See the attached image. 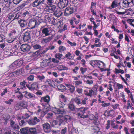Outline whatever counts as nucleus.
<instances>
[{"label": "nucleus", "instance_id": "nucleus-1", "mask_svg": "<svg viewBox=\"0 0 134 134\" xmlns=\"http://www.w3.org/2000/svg\"><path fill=\"white\" fill-rule=\"evenodd\" d=\"M57 105L60 108H63V110H60L59 109L55 108L53 109V112L56 116L57 119L60 120V119L63 117V115L66 113L65 109L64 108L65 104L64 103L59 100V101L57 102Z\"/></svg>", "mask_w": 134, "mask_h": 134}, {"label": "nucleus", "instance_id": "nucleus-2", "mask_svg": "<svg viewBox=\"0 0 134 134\" xmlns=\"http://www.w3.org/2000/svg\"><path fill=\"white\" fill-rule=\"evenodd\" d=\"M44 2H46L47 4L52 5L54 3V0H35L33 3L32 6L36 7L42 5Z\"/></svg>", "mask_w": 134, "mask_h": 134}, {"label": "nucleus", "instance_id": "nucleus-3", "mask_svg": "<svg viewBox=\"0 0 134 134\" xmlns=\"http://www.w3.org/2000/svg\"><path fill=\"white\" fill-rule=\"evenodd\" d=\"M88 108L87 107L85 108L81 107L78 109V111L79 112L77 114L81 118H86L88 117L87 115H84V114L85 113V111L87 110Z\"/></svg>", "mask_w": 134, "mask_h": 134}, {"label": "nucleus", "instance_id": "nucleus-4", "mask_svg": "<svg viewBox=\"0 0 134 134\" xmlns=\"http://www.w3.org/2000/svg\"><path fill=\"white\" fill-rule=\"evenodd\" d=\"M23 61L21 59H19L15 61L9 67L11 69H15L17 66H20L22 65L23 64Z\"/></svg>", "mask_w": 134, "mask_h": 134}, {"label": "nucleus", "instance_id": "nucleus-5", "mask_svg": "<svg viewBox=\"0 0 134 134\" xmlns=\"http://www.w3.org/2000/svg\"><path fill=\"white\" fill-rule=\"evenodd\" d=\"M24 93V96L27 99H32L35 100L36 98L35 95L34 94L28 92L27 91H25L23 92Z\"/></svg>", "mask_w": 134, "mask_h": 134}, {"label": "nucleus", "instance_id": "nucleus-6", "mask_svg": "<svg viewBox=\"0 0 134 134\" xmlns=\"http://www.w3.org/2000/svg\"><path fill=\"white\" fill-rule=\"evenodd\" d=\"M28 26L31 29H32L36 27L37 26L36 20L34 19L30 20L28 23Z\"/></svg>", "mask_w": 134, "mask_h": 134}, {"label": "nucleus", "instance_id": "nucleus-7", "mask_svg": "<svg viewBox=\"0 0 134 134\" xmlns=\"http://www.w3.org/2000/svg\"><path fill=\"white\" fill-rule=\"evenodd\" d=\"M94 91L91 89V88L86 87V89L84 90V93L85 95L91 97L94 93Z\"/></svg>", "mask_w": 134, "mask_h": 134}, {"label": "nucleus", "instance_id": "nucleus-8", "mask_svg": "<svg viewBox=\"0 0 134 134\" xmlns=\"http://www.w3.org/2000/svg\"><path fill=\"white\" fill-rule=\"evenodd\" d=\"M105 64L103 62L100 61H98L97 66L100 69L101 71H105L109 70V69H105Z\"/></svg>", "mask_w": 134, "mask_h": 134}, {"label": "nucleus", "instance_id": "nucleus-9", "mask_svg": "<svg viewBox=\"0 0 134 134\" xmlns=\"http://www.w3.org/2000/svg\"><path fill=\"white\" fill-rule=\"evenodd\" d=\"M20 48L24 52H27L29 51L31 49V47L28 44H23L21 46Z\"/></svg>", "mask_w": 134, "mask_h": 134}, {"label": "nucleus", "instance_id": "nucleus-10", "mask_svg": "<svg viewBox=\"0 0 134 134\" xmlns=\"http://www.w3.org/2000/svg\"><path fill=\"white\" fill-rule=\"evenodd\" d=\"M42 126L44 131L46 133H49L50 132L51 126L48 123H45L43 124Z\"/></svg>", "mask_w": 134, "mask_h": 134}, {"label": "nucleus", "instance_id": "nucleus-11", "mask_svg": "<svg viewBox=\"0 0 134 134\" xmlns=\"http://www.w3.org/2000/svg\"><path fill=\"white\" fill-rule=\"evenodd\" d=\"M130 12H133L131 8L127 9L124 12H119L117 11L116 13L117 14L119 15H130Z\"/></svg>", "mask_w": 134, "mask_h": 134}, {"label": "nucleus", "instance_id": "nucleus-12", "mask_svg": "<svg viewBox=\"0 0 134 134\" xmlns=\"http://www.w3.org/2000/svg\"><path fill=\"white\" fill-rule=\"evenodd\" d=\"M74 10L72 8L68 7L66 8L65 11V14L66 16H68L69 15L73 13Z\"/></svg>", "mask_w": 134, "mask_h": 134}, {"label": "nucleus", "instance_id": "nucleus-13", "mask_svg": "<svg viewBox=\"0 0 134 134\" xmlns=\"http://www.w3.org/2000/svg\"><path fill=\"white\" fill-rule=\"evenodd\" d=\"M50 29L49 28L45 27L43 28L42 30V33L44 34L45 36H47L50 35Z\"/></svg>", "mask_w": 134, "mask_h": 134}, {"label": "nucleus", "instance_id": "nucleus-14", "mask_svg": "<svg viewBox=\"0 0 134 134\" xmlns=\"http://www.w3.org/2000/svg\"><path fill=\"white\" fill-rule=\"evenodd\" d=\"M31 39V36L29 32H26L24 35L23 39L24 41H27Z\"/></svg>", "mask_w": 134, "mask_h": 134}, {"label": "nucleus", "instance_id": "nucleus-15", "mask_svg": "<svg viewBox=\"0 0 134 134\" xmlns=\"http://www.w3.org/2000/svg\"><path fill=\"white\" fill-rule=\"evenodd\" d=\"M51 62V61L48 62V60L45 59L43 60L42 62L41 63V66L43 68L46 67L47 66H49V64Z\"/></svg>", "mask_w": 134, "mask_h": 134}, {"label": "nucleus", "instance_id": "nucleus-16", "mask_svg": "<svg viewBox=\"0 0 134 134\" xmlns=\"http://www.w3.org/2000/svg\"><path fill=\"white\" fill-rule=\"evenodd\" d=\"M28 22L26 20L21 19L19 21L20 26L21 27H26L27 25Z\"/></svg>", "mask_w": 134, "mask_h": 134}, {"label": "nucleus", "instance_id": "nucleus-17", "mask_svg": "<svg viewBox=\"0 0 134 134\" xmlns=\"http://www.w3.org/2000/svg\"><path fill=\"white\" fill-rule=\"evenodd\" d=\"M53 14L55 16L58 18L63 14V13L60 9H58L55 10Z\"/></svg>", "mask_w": 134, "mask_h": 134}, {"label": "nucleus", "instance_id": "nucleus-18", "mask_svg": "<svg viewBox=\"0 0 134 134\" xmlns=\"http://www.w3.org/2000/svg\"><path fill=\"white\" fill-rule=\"evenodd\" d=\"M56 7L55 5H53L52 6L50 5L48 7L46 8L47 10L49 12L51 13H53L54 12L55 9Z\"/></svg>", "mask_w": 134, "mask_h": 134}, {"label": "nucleus", "instance_id": "nucleus-19", "mask_svg": "<svg viewBox=\"0 0 134 134\" xmlns=\"http://www.w3.org/2000/svg\"><path fill=\"white\" fill-rule=\"evenodd\" d=\"M50 98L48 95H47L45 96L42 97L41 98V102H44L47 103H48L50 100Z\"/></svg>", "mask_w": 134, "mask_h": 134}, {"label": "nucleus", "instance_id": "nucleus-20", "mask_svg": "<svg viewBox=\"0 0 134 134\" xmlns=\"http://www.w3.org/2000/svg\"><path fill=\"white\" fill-rule=\"evenodd\" d=\"M15 122L12 120H10V125L13 129H19V127L18 125L15 123Z\"/></svg>", "mask_w": 134, "mask_h": 134}, {"label": "nucleus", "instance_id": "nucleus-21", "mask_svg": "<svg viewBox=\"0 0 134 134\" xmlns=\"http://www.w3.org/2000/svg\"><path fill=\"white\" fill-rule=\"evenodd\" d=\"M45 82H48L49 85L51 87H54L56 86L54 82L52 80L48 79Z\"/></svg>", "mask_w": 134, "mask_h": 134}, {"label": "nucleus", "instance_id": "nucleus-22", "mask_svg": "<svg viewBox=\"0 0 134 134\" xmlns=\"http://www.w3.org/2000/svg\"><path fill=\"white\" fill-rule=\"evenodd\" d=\"M37 132L35 128H30L28 129V134H37Z\"/></svg>", "mask_w": 134, "mask_h": 134}, {"label": "nucleus", "instance_id": "nucleus-23", "mask_svg": "<svg viewBox=\"0 0 134 134\" xmlns=\"http://www.w3.org/2000/svg\"><path fill=\"white\" fill-rule=\"evenodd\" d=\"M37 78L38 80H40L41 82H45L46 78L44 75H37Z\"/></svg>", "mask_w": 134, "mask_h": 134}, {"label": "nucleus", "instance_id": "nucleus-24", "mask_svg": "<svg viewBox=\"0 0 134 134\" xmlns=\"http://www.w3.org/2000/svg\"><path fill=\"white\" fill-rule=\"evenodd\" d=\"M123 6L125 7H127L129 6L132 5L126 1V0H123L122 2Z\"/></svg>", "mask_w": 134, "mask_h": 134}, {"label": "nucleus", "instance_id": "nucleus-25", "mask_svg": "<svg viewBox=\"0 0 134 134\" xmlns=\"http://www.w3.org/2000/svg\"><path fill=\"white\" fill-rule=\"evenodd\" d=\"M21 132L23 134H28V129L27 128H24L20 130Z\"/></svg>", "mask_w": 134, "mask_h": 134}, {"label": "nucleus", "instance_id": "nucleus-26", "mask_svg": "<svg viewBox=\"0 0 134 134\" xmlns=\"http://www.w3.org/2000/svg\"><path fill=\"white\" fill-rule=\"evenodd\" d=\"M118 1L115 0L112 2L111 5L112 8H115L118 6Z\"/></svg>", "mask_w": 134, "mask_h": 134}, {"label": "nucleus", "instance_id": "nucleus-27", "mask_svg": "<svg viewBox=\"0 0 134 134\" xmlns=\"http://www.w3.org/2000/svg\"><path fill=\"white\" fill-rule=\"evenodd\" d=\"M63 56L62 54L57 53L55 54L54 57L58 59V60H61Z\"/></svg>", "mask_w": 134, "mask_h": 134}, {"label": "nucleus", "instance_id": "nucleus-28", "mask_svg": "<svg viewBox=\"0 0 134 134\" xmlns=\"http://www.w3.org/2000/svg\"><path fill=\"white\" fill-rule=\"evenodd\" d=\"M52 39V36H49L45 39H43V41L45 43H47L50 42Z\"/></svg>", "mask_w": 134, "mask_h": 134}, {"label": "nucleus", "instance_id": "nucleus-29", "mask_svg": "<svg viewBox=\"0 0 134 134\" xmlns=\"http://www.w3.org/2000/svg\"><path fill=\"white\" fill-rule=\"evenodd\" d=\"M68 107L69 108L71 111H74L75 109V106L72 104H68Z\"/></svg>", "mask_w": 134, "mask_h": 134}, {"label": "nucleus", "instance_id": "nucleus-30", "mask_svg": "<svg viewBox=\"0 0 134 134\" xmlns=\"http://www.w3.org/2000/svg\"><path fill=\"white\" fill-rule=\"evenodd\" d=\"M59 52L62 53L66 50V48L65 47L62 46H60L58 48Z\"/></svg>", "mask_w": 134, "mask_h": 134}, {"label": "nucleus", "instance_id": "nucleus-31", "mask_svg": "<svg viewBox=\"0 0 134 134\" xmlns=\"http://www.w3.org/2000/svg\"><path fill=\"white\" fill-rule=\"evenodd\" d=\"M98 60L92 61L90 63V64L93 67H95L97 66Z\"/></svg>", "mask_w": 134, "mask_h": 134}, {"label": "nucleus", "instance_id": "nucleus-32", "mask_svg": "<svg viewBox=\"0 0 134 134\" xmlns=\"http://www.w3.org/2000/svg\"><path fill=\"white\" fill-rule=\"evenodd\" d=\"M28 124L30 125L33 126L36 125V122L34 121L33 119L27 121Z\"/></svg>", "mask_w": 134, "mask_h": 134}, {"label": "nucleus", "instance_id": "nucleus-33", "mask_svg": "<svg viewBox=\"0 0 134 134\" xmlns=\"http://www.w3.org/2000/svg\"><path fill=\"white\" fill-rule=\"evenodd\" d=\"M64 120L66 122H69L71 120V117L70 116L65 115L64 117Z\"/></svg>", "mask_w": 134, "mask_h": 134}, {"label": "nucleus", "instance_id": "nucleus-34", "mask_svg": "<svg viewBox=\"0 0 134 134\" xmlns=\"http://www.w3.org/2000/svg\"><path fill=\"white\" fill-rule=\"evenodd\" d=\"M74 102L78 105L81 104L80 99L78 98H76L74 99Z\"/></svg>", "mask_w": 134, "mask_h": 134}, {"label": "nucleus", "instance_id": "nucleus-35", "mask_svg": "<svg viewBox=\"0 0 134 134\" xmlns=\"http://www.w3.org/2000/svg\"><path fill=\"white\" fill-rule=\"evenodd\" d=\"M32 90L37 89L38 87V84L36 82H34L31 85Z\"/></svg>", "mask_w": 134, "mask_h": 134}, {"label": "nucleus", "instance_id": "nucleus-36", "mask_svg": "<svg viewBox=\"0 0 134 134\" xmlns=\"http://www.w3.org/2000/svg\"><path fill=\"white\" fill-rule=\"evenodd\" d=\"M75 86L73 85H72L69 87L68 88V90L71 93H73L75 91Z\"/></svg>", "mask_w": 134, "mask_h": 134}, {"label": "nucleus", "instance_id": "nucleus-37", "mask_svg": "<svg viewBox=\"0 0 134 134\" xmlns=\"http://www.w3.org/2000/svg\"><path fill=\"white\" fill-rule=\"evenodd\" d=\"M59 98L60 101H61V99H62L64 102H66V98L64 95L61 94L59 96Z\"/></svg>", "mask_w": 134, "mask_h": 134}, {"label": "nucleus", "instance_id": "nucleus-38", "mask_svg": "<svg viewBox=\"0 0 134 134\" xmlns=\"http://www.w3.org/2000/svg\"><path fill=\"white\" fill-rule=\"evenodd\" d=\"M40 50H39L35 52L32 53V56L33 57H36L37 55H39L40 54Z\"/></svg>", "mask_w": 134, "mask_h": 134}, {"label": "nucleus", "instance_id": "nucleus-39", "mask_svg": "<svg viewBox=\"0 0 134 134\" xmlns=\"http://www.w3.org/2000/svg\"><path fill=\"white\" fill-rule=\"evenodd\" d=\"M88 98L87 97H85L81 99V104L85 105L86 104L87 101L88 100Z\"/></svg>", "mask_w": 134, "mask_h": 134}, {"label": "nucleus", "instance_id": "nucleus-40", "mask_svg": "<svg viewBox=\"0 0 134 134\" xmlns=\"http://www.w3.org/2000/svg\"><path fill=\"white\" fill-rule=\"evenodd\" d=\"M14 15L13 14H9L8 16V19L9 20H14Z\"/></svg>", "mask_w": 134, "mask_h": 134}, {"label": "nucleus", "instance_id": "nucleus-41", "mask_svg": "<svg viewBox=\"0 0 134 134\" xmlns=\"http://www.w3.org/2000/svg\"><path fill=\"white\" fill-rule=\"evenodd\" d=\"M58 68L61 69V70H67L68 68L67 67L64 66L62 65H60L59 66Z\"/></svg>", "mask_w": 134, "mask_h": 134}, {"label": "nucleus", "instance_id": "nucleus-42", "mask_svg": "<svg viewBox=\"0 0 134 134\" xmlns=\"http://www.w3.org/2000/svg\"><path fill=\"white\" fill-rule=\"evenodd\" d=\"M75 85L76 86H78L82 83L81 80H76L75 82Z\"/></svg>", "mask_w": 134, "mask_h": 134}, {"label": "nucleus", "instance_id": "nucleus-43", "mask_svg": "<svg viewBox=\"0 0 134 134\" xmlns=\"http://www.w3.org/2000/svg\"><path fill=\"white\" fill-rule=\"evenodd\" d=\"M71 54L69 52H68L65 55V57L68 59H70L71 58H73L71 56Z\"/></svg>", "mask_w": 134, "mask_h": 134}, {"label": "nucleus", "instance_id": "nucleus-44", "mask_svg": "<svg viewBox=\"0 0 134 134\" xmlns=\"http://www.w3.org/2000/svg\"><path fill=\"white\" fill-rule=\"evenodd\" d=\"M34 48L35 49H41V47L39 44H36L33 46Z\"/></svg>", "mask_w": 134, "mask_h": 134}, {"label": "nucleus", "instance_id": "nucleus-45", "mask_svg": "<svg viewBox=\"0 0 134 134\" xmlns=\"http://www.w3.org/2000/svg\"><path fill=\"white\" fill-rule=\"evenodd\" d=\"M115 72L116 74H118L119 73H120L121 74H123L124 73V70H121L120 69L118 70L116 69H115Z\"/></svg>", "mask_w": 134, "mask_h": 134}, {"label": "nucleus", "instance_id": "nucleus-46", "mask_svg": "<svg viewBox=\"0 0 134 134\" xmlns=\"http://www.w3.org/2000/svg\"><path fill=\"white\" fill-rule=\"evenodd\" d=\"M20 106L21 107H23L24 108H26L27 107V104L25 102H20Z\"/></svg>", "mask_w": 134, "mask_h": 134}, {"label": "nucleus", "instance_id": "nucleus-47", "mask_svg": "<svg viewBox=\"0 0 134 134\" xmlns=\"http://www.w3.org/2000/svg\"><path fill=\"white\" fill-rule=\"evenodd\" d=\"M76 91L80 94H81L83 92V89L82 88H78L76 89Z\"/></svg>", "mask_w": 134, "mask_h": 134}, {"label": "nucleus", "instance_id": "nucleus-48", "mask_svg": "<svg viewBox=\"0 0 134 134\" xmlns=\"http://www.w3.org/2000/svg\"><path fill=\"white\" fill-rule=\"evenodd\" d=\"M87 69L86 68H83L82 67L80 68V70L82 74H83L87 70Z\"/></svg>", "mask_w": 134, "mask_h": 134}, {"label": "nucleus", "instance_id": "nucleus-49", "mask_svg": "<svg viewBox=\"0 0 134 134\" xmlns=\"http://www.w3.org/2000/svg\"><path fill=\"white\" fill-rule=\"evenodd\" d=\"M129 23L131 25L134 27V19H131L129 20Z\"/></svg>", "mask_w": 134, "mask_h": 134}, {"label": "nucleus", "instance_id": "nucleus-50", "mask_svg": "<svg viewBox=\"0 0 134 134\" xmlns=\"http://www.w3.org/2000/svg\"><path fill=\"white\" fill-rule=\"evenodd\" d=\"M31 65L30 64H29L28 65H27L25 66V69L26 70H31L30 72L31 73H33L31 72V71L32 70V69H31V68L30 67V65Z\"/></svg>", "mask_w": 134, "mask_h": 134}, {"label": "nucleus", "instance_id": "nucleus-51", "mask_svg": "<svg viewBox=\"0 0 134 134\" xmlns=\"http://www.w3.org/2000/svg\"><path fill=\"white\" fill-rule=\"evenodd\" d=\"M5 38V37L3 35H0V42H3Z\"/></svg>", "mask_w": 134, "mask_h": 134}, {"label": "nucleus", "instance_id": "nucleus-52", "mask_svg": "<svg viewBox=\"0 0 134 134\" xmlns=\"http://www.w3.org/2000/svg\"><path fill=\"white\" fill-rule=\"evenodd\" d=\"M120 96L122 97L123 99L122 100L124 102H126V100L125 98V95L124 94V93L123 92H121L120 93Z\"/></svg>", "mask_w": 134, "mask_h": 134}, {"label": "nucleus", "instance_id": "nucleus-53", "mask_svg": "<svg viewBox=\"0 0 134 134\" xmlns=\"http://www.w3.org/2000/svg\"><path fill=\"white\" fill-rule=\"evenodd\" d=\"M20 103H18L16 104L15 107L16 109L18 110L20 108H21V106H20Z\"/></svg>", "mask_w": 134, "mask_h": 134}, {"label": "nucleus", "instance_id": "nucleus-54", "mask_svg": "<svg viewBox=\"0 0 134 134\" xmlns=\"http://www.w3.org/2000/svg\"><path fill=\"white\" fill-rule=\"evenodd\" d=\"M67 128L66 127L62 129L61 131V134H65L67 132Z\"/></svg>", "mask_w": 134, "mask_h": 134}, {"label": "nucleus", "instance_id": "nucleus-55", "mask_svg": "<svg viewBox=\"0 0 134 134\" xmlns=\"http://www.w3.org/2000/svg\"><path fill=\"white\" fill-rule=\"evenodd\" d=\"M34 76L33 75H31L27 78V79L29 81H33L34 80Z\"/></svg>", "mask_w": 134, "mask_h": 134}, {"label": "nucleus", "instance_id": "nucleus-56", "mask_svg": "<svg viewBox=\"0 0 134 134\" xmlns=\"http://www.w3.org/2000/svg\"><path fill=\"white\" fill-rule=\"evenodd\" d=\"M96 3H94L93 2H92L91 4V7L90 8V9H94L96 7Z\"/></svg>", "mask_w": 134, "mask_h": 134}, {"label": "nucleus", "instance_id": "nucleus-57", "mask_svg": "<svg viewBox=\"0 0 134 134\" xmlns=\"http://www.w3.org/2000/svg\"><path fill=\"white\" fill-rule=\"evenodd\" d=\"M67 43L70 44L71 46H75L76 45V44L74 42H72L69 41H68Z\"/></svg>", "mask_w": 134, "mask_h": 134}, {"label": "nucleus", "instance_id": "nucleus-58", "mask_svg": "<svg viewBox=\"0 0 134 134\" xmlns=\"http://www.w3.org/2000/svg\"><path fill=\"white\" fill-rule=\"evenodd\" d=\"M72 134H77V130L75 128H73L71 131Z\"/></svg>", "mask_w": 134, "mask_h": 134}, {"label": "nucleus", "instance_id": "nucleus-59", "mask_svg": "<svg viewBox=\"0 0 134 134\" xmlns=\"http://www.w3.org/2000/svg\"><path fill=\"white\" fill-rule=\"evenodd\" d=\"M79 69V68L77 66H75L73 70V71L76 74L78 72L77 71Z\"/></svg>", "mask_w": 134, "mask_h": 134}, {"label": "nucleus", "instance_id": "nucleus-60", "mask_svg": "<svg viewBox=\"0 0 134 134\" xmlns=\"http://www.w3.org/2000/svg\"><path fill=\"white\" fill-rule=\"evenodd\" d=\"M116 86L118 90H119L121 88H123V85H122L119 83H117L116 84Z\"/></svg>", "mask_w": 134, "mask_h": 134}, {"label": "nucleus", "instance_id": "nucleus-61", "mask_svg": "<svg viewBox=\"0 0 134 134\" xmlns=\"http://www.w3.org/2000/svg\"><path fill=\"white\" fill-rule=\"evenodd\" d=\"M52 60V62L54 63L58 64L59 62V60H57L54 58H53Z\"/></svg>", "mask_w": 134, "mask_h": 134}, {"label": "nucleus", "instance_id": "nucleus-62", "mask_svg": "<svg viewBox=\"0 0 134 134\" xmlns=\"http://www.w3.org/2000/svg\"><path fill=\"white\" fill-rule=\"evenodd\" d=\"M23 69H19L16 71L17 75L21 74L22 73Z\"/></svg>", "mask_w": 134, "mask_h": 134}, {"label": "nucleus", "instance_id": "nucleus-63", "mask_svg": "<svg viewBox=\"0 0 134 134\" xmlns=\"http://www.w3.org/2000/svg\"><path fill=\"white\" fill-rule=\"evenodd\" d=\"M65 88V87L62 84L59 85L58 86V89H59L60 90H62V89H64Z\"/></svg>", "mask_w": 134, "mask_h": 134}, {"label": "nucleus", "instance_id": "nucleus-64", "mask_svg": "<svg viewBox=\"0 0 134 134\" xmlns=\"http://www.w3.org/2000/svg\"><path fill=\"white\" fill-rule=\"evenodd\" d=\"M59 130L52 131V134H61Z\"/></svg>", "mask_w": 134, "mask_h": 134}]
</instances>
